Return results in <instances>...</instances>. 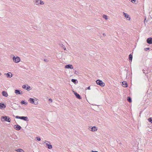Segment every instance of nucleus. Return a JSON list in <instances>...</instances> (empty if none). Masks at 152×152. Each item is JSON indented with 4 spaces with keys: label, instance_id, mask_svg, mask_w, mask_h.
I'll return each instance as SVG.
<instances>
[{
    "label": "nucleus",
    "instance_id": "f8f14e48",
    "mask_svg": "<svg viewBox=\"0 0 152 152\" xmlns=\"http://www.w3.org/2000/svg\"><path fill=\"white\" fill-rule=\"evenodd\" d=\"M2 94L3 96H5V97H7L8 96V94L7 92L5 91H3L2 92Z\"/></svg>",
    "mask_w": 152,
    "mask_h": 152
},
{
    "label": "nucleus",
    "instance_id": "ddd939ff",
    "mask_svg": "<svg viewBox=\"0 0 152 152\" xmlns=\"http://www.w3.org/2000/svg\"><path fill=\"white\" fill-rule=\"evenodd\" d=\"M5 75H6L7 77L8 78H10L12 76V74L11 72H9L7 74H5Z\"/></svg>",
    "mask_w": 152,
    "mask_h": 152
},
{
    "label": "nucleus",
    "instance_id": "ea45409f",
    "mask_svg": "<svg viewBox=\"0 0 152 152\" xmlns=\"http://www.w3.org/2000/svg\"><path fill=\"white\" fill-rule=\"evenodd\" d=\"M45 142H48V143H50V142H49L48 141H47L45 140Z\"/></svg>",
    "mask_w": 152,
    "mask_h": 152
},
{
    "label": "nucleus",
    "instance_id": "412c9836",
    "mask_svg": "<svg viewBox=\"0 0 152 152\" xmlns=\"http://www.w3.org/2000/svg\"><path fill=\"white\" fill-rule=\"evenodd\" d=\"M16 151L17 152H24V151L21 149H18L16 150Z\"/></svg>",
    "mask_w": 152,
    "mask_h": 152
},
{
    "label": "nucleus",
    "instance_id": "39448f33",
    "mask_svg": "<svg viewBox=\"0 0 152 152\" xmlns=\"http://www.w3.org/2000/svg\"><path fill=\"white\" fill-rule=\"evenodd\" d=\"M73 92L75 95V96L76 97L77 99H82V97L80 96V95L79 94H77L74 91H73Z\"/></svg>",
    "mask_w": 152,
    "mask_h": 152
},
{
    "label": "nucleus",
    "instance_id": "a18cd8bd",
    "mask_svg": "<svg viewBox=\"0 0 152 152\" xmlns=\"http://www.w3.org/2000/svg\"><path fill=\"white\" fill-rule=\"evenodd\" d=\"M1 75V73H0V75Z\"/></svg>",
    "mask_w": 152,
    "mask_h": 152
},
{
    "label": "nucleus",
    "instance_id": "58836bf2",
    "mask_svg": "<svg viewBox=\"0 0 152 152\" xmlns=\"http://www.w3.org/2000/svg\"><path fill=\"white\" fill-rule=\"evenodd\" d=\"M142 71H143V73H145V70H144L143 69V70H142Z\"/></svg>",
    "mask_w": 152,
    "mask_h": 152
},
{
    "label": "nucleus",
    "instance_id": "c85d7f7f",
    "mask_svg": "<svg viewBox=\"0 0 152 152\" xmlns=\"http://www.w3.org/2000/svg\"><path fill=\"white\" fill-rule=\"evenodd\" d=\"M44 61L46 62H47L49 61L47 59H44Z\"/></svg>",
    "mask_w": 152,
    "mask_h": 152
},
{
    "label": "nucleus",
    "instance_id": "b1692460",
    "mask_svg": "<svg viewBox=\"0 0 152 152\" xmlns=\"http://www.w3.org/2000/svg\"><path fill=\"white\" fill-rule=\"evenodd\" d=\"M107 16L105 15H103V18L106 20H107Z\"/></svg>",
    "mask_w": 152,
    "mask_h": 152
},
{
    "label": "nucleus",
    "instance_id": "aec40b11",
    "mask_svg": "<svg viewBox=\"0 0 152 152\" xmlns=\"http://www.w3.org/2000/svg\"><path fill=\"white\" fill-rule=\"evenodd\" d=\"M129 61H132V55L131 54H130L129 55Z\"/></svg>",
    "mask_w": 152,
    "mask_h": 152
},
{
    "label": "nucleus",
    "instance_id": "6ab92c4d",
    "mask_svg": "<svg viewBox=\"0 0 152 152\" xmlns=\"http://www.w3.org/2000/svg\"><path fill=\"white\" fill-rule=\"evenodd\" d=\"M127 100L128 102L130 103H131L132 102V99L129 96L127 97Z\"/></svg>",
    "mask_w": 152,
    "mask_h": 152
},
{
    "label": "nucleus",
    "instance_id": "2eb2a0df",
    "mask_svg": "<svg viewBox=\"0 0 152 152\" xmlns=\"http://www.w3.org/2000/svg\"><path fill=\"white\" fill-rule=\"evenodd\" d=\"M6 107V106L5 104L2 103H0V108L1 109H3L5 108Z\"/></svg>",
    "mask_w": 152,
    "mask_h": 152
},
{
    "label": "nucleus",
    "instance_id": "4c0bfd02",
    "mask_svg": "<svg viewBox=\"0 0 152 152\" xmlns=\"http://www.w3.org/2000/svg\"><path fill=\"white\" fill-rule=\"evenodd\" d=\"M87 89H89V90L90 89V86H89L88 87V88H87Z\"/></svg>",
    "mask_w": 152,
    "mask_h": 152
},
{
    "label": "nucleus",
    "instance_id": "bb28decb",
    "mask_svg": "<svg viewBox=\"0 0 152 152\" xmlns=\"http://www.w3.org/2000/svg\"><path fill=\"white\" fill-rule=\"evenodd\" d=\"M43 4H44L43 2V1H42L40 0L39 4L43 5Z\"/></svg>",
    "mask_w": 152,
    "mask_h": 152
},
{
    "label": "nucleus",
    "instance_id": "c03bdc74",
    "mask_svg": "<svg viewBox=\"0 0 152 152\" xmlns=\"http://www.w3.org/2000/svg\"><path fill=\"white\" fill-rule=\"evenodd\" d=\"M128 86H124V87H127Z\"/></svg>",
    "mask_w": 152,
    "mask_h": 152
},
{
    "label": "nucleus",
    "instance_id": "7c9ffc66",
    "mask_svg": "<svg viewBox=\"0 0 152 152\" xmlns=\"http://www.w3.org/2000/svg\"><path fill=\"white\" fill-rule=\"evenodd\" d=\"M149 48H145V51H147L148 50H149Z\"/></svg>",
    "mask_w": 152,
    "mask_h": 152
},
{
    "label": "nucleus",
    "instance_id": "f704fd0d",
    "mask_svg": "<svg viewBox=\"0 0 152 152\" xmlns=\"http://www.w3.org/2000/svg\"><path fill=\"white\" fill-rule=\"evenodd\" d=\"M49 100L51 102H52V99H49Z\"/></svg>",
    "mask_w": 152,
    "mask_h": 152
},
{
    "label": "nucleus",
    "instance_id": "a19ab883",
    "mask_svg": "<svg viewBox=\"0 0 152 152\" xmlns=\"http://www.w3.org/2000/svg\"><path fill=\"white\" fill-rule=\"evenodd\" d=\"M92 152H98V151H92Z\"/></svg>",
    "mask_w": 152,
    "mask_h": 152
},
{
    "label": "nucleus",
    "instance_id": "4be33fe9",
    "mask_svg": "<svg viewBox=\"0 0 152 152\" xmlns=\"http://www.w3.org/2000/svg\"><path fill=\"white\" fill-rule=\"evenodd\" d=\"M20 103L21 104H24L25 105H26L27 104V103L25 102L24 100H22Z\"/></svg>",
    "mask_w": 152,
    "mask_h": 152
},
{
    "label": "nucleus",
    "instance_id": "9d476101",
    "mask_svg": "<svg viewBox=\"0 0 152 152\" xmlns=\"http://www.w3.org/2000/svg\"><path fill=\"white\" fill-rule=\"evenodd\" d=\"M123 14H124V16L126 18H129V19H128V20H130V18L129 17V15L127 14L126 13L124 12H123Z\"/></svg>",
    "mask_w": 152,
    "mask_h": 152
},
{
    "label": "nucleus",
    "instance_id": "c9c22d12",
    "mask_svg": "<svg viewBox=\"0 0 152 152\" xmlns=\"http://www.w3.org/2000/svg\"><path fill=\"white\" fill-rule=\"evenodd\" d=\"M122 82H119V85L122 86Z\"/></svg>",
    "mask_w": 152,
    "mask_h": 152
},
{
    "label": "nucleus",
    "instance_id": "5701e85b",
    "mask_svg": "<svg viewBox=\"0 0 152 152\" xmlns=\"http://www.w3.org/2000/svg\"><path fill=\"white\" fill-rule=\"evenodd\" d=\"M122 86L126 85V86H127V82L126 81H123L122 83Z\"/></svg>",
    "mask_w": 152,
    "mask_h": 152
},
{
    "label": "nucleus",
    "instance_id": "1a4fd4ad",
    "mask_svg": "<svg viewBox=\"0 0 152 152\" xmlns=\"http://www.w3.org/2000/svg\"><path fill=\"white\" fill-rule=\"evenodd\" d=\"M65 68L66 69H73V66L71 64H68L66 65L65 66Z\"/></svg>",
    "mask_w": 152,
    "mask_h": 152
},
{
    "label": "nucleus",
    "instance_id": "e433bc0d",
    "mask_svg": "<svg viewBox=\"0 0 152 152\" xmlns=\"http://www.w3.org/2000/svg\"><path fill=\"white\" fill-rule=\"evenodd\" d=\"M103 36L105 37L106 36V34L104 33L103 34Z\"/></svg>",
    "mask_w": 152,
    "mask_h": 152
},
{
    "label": "nucleus",
    "instance_id": "f3484780",
    "mask_svg": "<svg viewBox=\"0 0 152 152\" xmlns=\"http://www.w3.org/2000/svg\"><path fill=\"white\" fill-rule=\"evenodd\" d=\"M39 1L40 0H35L34 1V4L36 5H38L39 4Z\"/></svg>",
    "mask_w": 152,
    "mask_h": 152
},
{
    "label": "nucleus",
    "instance_id": "cd10ccee",
    "mask_svg": "<svg viewBox=\"0 0 152 152\" xmlns=\"http://www.w3.org/2000/svg\"><path fill=\"white\" fill-rule=\"evenodd\" d=\"M36 138L37 139V140L38 141H39L41 140L40 138L39 137H37Z\"/></svg>",
    "mask_w": 152,
    "mask_h": 152
},
{
    "label": "nucleus",
    "instance_id": "2f4dec72",
    "mask_svg": "<svg viewBox=\"0 0 152 152\" xmlns=\"http://www.w3.org/2000/svg\"><path fill=\"white\" fill-rule=\"evenodd\" d=\"M63 45V49H64V50H66V48L65 47V46L64 45Z\"/></svg>",
    "mask_w": 152,
    "mask_h": 152
},
{
    "label": "nucleus",
    "instance_id": "79ce46f5",
    "mask_svg": "<svg viewBox=\"0 0 152 152\" xmlns=\"http://www.w3.org/2000/svg\"><path fill=\"white\" fill-rule=\"evenodd\" d=\"M49 89H50V90H51V87H49Z\"/></svg>",
    "mask_w": 152,
    "mask_h": 152
},
{
    "label": "nucleus",
    "instance_id": "f257e3e1",
    "mask_svg": "<svg viewBox=\"0 0 152 152\" xmlns=\"http://www.w3.org/2000/svg\"><path fill=\"white\" fill-rule=\"evenodd\" d=\"M35 100L32 98H30L28 99V101L31 104H33L35 105H37L38 104V101L37 99H36Z\"/></svg>",
    "mask_w": 152,
    "mask_h": 152
},
{
    "label": "nucleus",
    "instance_id": "9b49d317",
    "mask_svg": "<svg viewBox=\"0 0 152 152\" xmlns=\"http://www.w3.org/2000/svg\"><path fill=\"white\" fill-rule=\"evenodd\" d=\"M44 143L46 144V146H48V149H51L52 148V146L51 145L48 144L47 143H46L45 142L43 143V144Z\"/></svg>",
    "mask_w": 152,
    "mask_h": 152
},
{
    "label": "nucleus",
    "instance_id": "dca6fc26",
    "mask_svg": "<svg viewBox=\"0 0 152 152\" xmlns=\"http://www.w3.org/2000/svg\"><path fill=\"white\" fill-rule=\"evenodd\" d=\"M91 129V131L93 132H95L97 130V128H96L95 126H93V127H92Z\"/></svg>",
    "mask_w": 152,
    "mask_h": 152
},
{
    "label": "nucleus",
    "instance_id": "37998d69",
    "mask_svg": "<svg viewBox=\"0 0 152 152\" xmlns=\"http://www.w3.org/2000/svg\"><path fill=\"white\" fill-rule=\"evenodd\" d=\"M23 86H28V85H24Z\"/></svg>",
    "mask_w": 152,
    "mask_h": 152
},
{
    "label": "nucleus",
    "instance_id": "473e14b6",
    "mask_svg": "<svg viewBox=\"0 0 152 152\" xmlns=\"http://www.w3.org/2000/svg\"><path fill=\"white\" fill-rule=\"evenodd\" d=\"M136 0H131V1L133 3H134Z\"/></svg>",
    "mask_w": 152,
    "mask_h": 152
},
{
    "label": "nucleus",
    "instance_id": "20e7f679",
    "mask_svg": "<svg viewBox=\"0 0 152 152\" xmlns=\"http://www.w3.org/2000/svg\"><path fill=\"white\" fill-rule=\"evenodd\" d=\"M96 83L97 85L101 86V85L102 86H104L105 84L101 80H98L96 81Z\"/></svg>",
    "mask_w": 152,
    "mask_h": 152
},
{
    "label": "nucleus",
    "instance_id": "c756f323",
    "mask_svg": "<svg viewBox=\"0 0 152 152\" xmlns=\"http://www.w3.org/2000/svg\"><path fill=\"white\" fill-rule=\"evenodd\" d=\"M16 118H19L20 119V116H16Z\"/></svg>",
    "mask_w": 152,
    "mask_h": 152
},
{
    "label": "nucleus",
    "instance_id": "a878e982",
    "mask_svg": "<svg viewBox=\"0 0 152 152\" xmlns=\"http://www.w3.org/2000/svg\"><path fill=\"white\" fill-rule=\"evenodd\" d=\"M31 87L30 86H27V87H26V90H27V91H28L30 89H31Z\"/></svg>",
    "mask_w": 152,
    "mask_h": 152
},
{
    "label": "nucleus",
    "instance_id": "a211bd4d",
    "mask_svg": "<svg viewBox=\"0 0 152 152\" xmlns=\"http://www.w3.org/2000/svg\"><path fill=\"white\" fill-rule=\"evenodd\" d=\"M71 80L72 82L74 83L75 84H76L77 83V81L76 79H72Z\"/></svg>",
    "mask_w": 152,
    "mask_h": 152
},
{
    "label": "nucleus",
    "instance_id": "0eeeda50",
    "mask_svg": "<svg viewBox=\"0 0 152 152\" xmlns=\"http://www.w3.org/2000/svg\"><path fill=\"white\" fill-rule=\"evenodd\" d=\"M20 119L23 120L25 121H28V119L27 116H20Z\"/></svg>",
    "mask_w": 152,
    "mask_h": 152
},
{
    "label": "nucleus",
    "instance_id": "f03ea898",
    "mask_svg": "<svg viewBox=\"0 0 152 152\" xmlns=\"http://www.w3.org/2000/svg\"><path fill=\"white\" fill-rule=\"evenodd\" d=\"M2 121H7L9 122H10L11 119L9 117L6 116H2L1 118Z\"/></svg>",
    "mask_w": 152,
    "mask_h": 152
},
{
    "label": "nucleus",
    "instance_id": "7ed1b4c3",
    "mask_svg": "<svg viewBox=\"0 0 152 152\" xmlns=\"http://www.w3.org/2000/svg\"><path fill=\"white\" fill-rule=\"evenodd\" d=\"M13 61L16 63H18L20 61V58L19 57H15L14 56L12 58Z\"/></svg>",
    "mask_w": 152,
    "mask_h": 152
},
{
    "label": "nucleus",
    "instance_id": "6e6552de",
    "mask_svg": "<svg viewBox=\"0 0 152 152\" xmlns=\"http://www.w3.org/2000/svg\"><path fill=\"white\" fill-rule=\"evenodd\" d=\"M15 92L16 94L22 95L23 94L22 91L18 89L15 90Z\"/></svg>",
    "mask_w": 152,
    "mask_h": 152
},
{
    "label": "nucleus",
    "instance_id": "4468645a",
    "mask_svg": "<svg viewBox=\"0 0 152 152\" xmlns=\"http://www.w3.org/2000/svg\"><path fill=\"white\" fill-rule=\"evenodd\" d=\"M15 128L17 130H20L21 128V126L18 125H15Z\"/></svg>",
    "mask_w": 152,
    "mask_h": 152
},
{
    "label": "nucleus",
    "instance_id": "423d86ee",
    "mask_svg": "<svg viewBox=\"0 0 152 152\" xmlns=\"http://www.w3.org/2000/svg\"><path fill=\"white\" fill-rule=\"evenodd\" d=\"M147 42L150 44H152V38L150 37L148 38L147 39Z\"/></svg>",
    "mask_w": 152,
    "mask_h": 152
},
{
    "label": "nucleus",
    "instance_id": "393cba45",
    "mask_svg": "<svg viewBox=\"0 0 152 152\" xmlns=\"http://www.w3.org/2000/svg\"><path fill=\"white\" fill-rule=\"evenodd\" d=\"M149 122H151L152 124V118H150L148 119Z\"/></svg>",
    "mask_w": 152,
    "mask_h": 152
},
{
    "label": "nucleus",
    "instance_id": "72a5a7b5",
    "mask_svg": "<svg viewBox=\"0 0 152 152\" xmlns=\"http://www.w3.org/2000/svg\"><path fill=\"white\" fill-rule=\"evenodd\" d=\"M26 86H22V88H23V89H26Z\"/></svg>",
    "mask_w": 152,
    "mask_h": 152
}]
</instances>
